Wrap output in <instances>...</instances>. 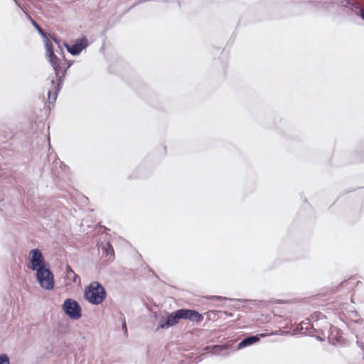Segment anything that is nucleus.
Listing matches in <instances>:
<instances>
[{"label":"nucleus","instance_id":"obj_1","mask_svg":"<svg viewBox=\"0 0 364 364\" xmlns=\"http://www.w3.org/2000/svg\"><path fill=\"white\" fill-rule=\"evenodd\" d=\"M51 53H49V50H46V57L55 71V77L50 80L52 88L48 91V99L50 104L55 102L58 95L62 89L67 72V69L62 70L60 59L55 54L53 48H51Z\"/></svg>","mask_w":364,"mask_h":364},{"label":"nucleus","instance_id":"obj_2","mask_svg":"<svg viewBox=\"0 0 364 364\" xmlns=\"http://www.w3.org/2000/svg\"><path fill=\"white\" fill-rule=\"evenodd\" d=\"M107 291L103 285L97 282H92L84 291V299L92 305H99L106 299Z\"/></svg>","mask_w":364,"mask_h":364},{"label":"nucleus","instance_id":"obj_3","mask_svg":"<svg viewBox=\"0 0 364 364\" xmlns=\"http://www.w3.org/2000/svg\"><path fill=\"white\" fill-rule=\"evenodd\" d=\"M36 280L46 290H52L55 287L54 274L48 266L36 272Z\"/></svg>","mask_w":364,"mask_h":364},{"label":"nucleus","instance_id":"obj_4","mask_svg":"<svg viewBox=\"0 0 364 364\" xmlns=\"http://www.w3.org/2000/svg\"><path fill=\"white\" fill-rule=\"evenodd\" d=\"M62 310L70 319L77 320L82 317V308L80 304L73 299H66L62 304Z\"/></svg>","mask_w":364,"mask_h":364},{"label":"nucleus","instance_id":"obj_5","mask_svg":"<svg viewBox=\"0 0 364 364\" xmlns=\"http://www.w3.org/2000/svg\"><path fill=\"white\" fill-rule=\"evenodd\" d=\"M47 266L48 264L41 250L37 248L32 249L29 252L27 267L37 272Z\"/></svg>","mask_w":364,"mask_h":364},{"label":"nucleus","instance_id":"obj_6","mask_svg":"<svg viewBox=\"0 0 364 364\" xmlns=\"http://www.w3.org/2000/svg\"><path fill=\"white\" fill-rule=\"evenodd\" d=\"M88 41L85 36L75 40L73 44L68 45L63 43V46L66 48L67 51L72 55H79L84 49L88 46Z\"/></svg>","mask_w":364,"mask_h":364},{"label":"nucleus","instance_id":"obj_7","mask_svg":"<svg viewBox=\"0 0 364 364\" xmlns=\"http://www.w3.org/2000/svg\"><path fill=\"white\" fill-rule=\"evenodd\" d=\"M341 6L347 8L355 16L364 21V7L358 1L353 0H342Z\"/></svg>","mask_w":364,"mask_h":364},{"label":"nucleus","instance_id":"obj_8","mask_svg":"<svg viewBox=\"0 0 364 364\" xmlns=\"http://www.w3.org/2000/svg\"><path fill=\"white\" fill-rule=\"evenodd\" d=\"M179 321L180 318L176 310L173 312L168 314L166 318L161 319L157 328H168L176 325Z\"/></svg>","mask_w":364,"mask_h":364},{"label":"nucleus","instance_id":"obj_9","mask_svg":"<svg viewBox=\"0 0 364 364\" xmlns=\"http://www.w3.org/2000/svg\"><path fill=\"white\" fill-rule=\"evenodd\" d=\"M328 342L333 345L341 343L343 341L342 332L338 328L330 326L328 330L326 331V337Z\"/></svg>","mask_w":364,"mask_h":364},{"label":"nucleus","instance_id":"obj_10","mask_svg":"<svg viewBox=\"0 0 364 364\" xmlns=\"http://www.w3.org/2000/svg\"><path fill=\"white\" fill-rule=\"evenodd\" d=\"M265 336L266 334L262 333L257 335L245 337L240 341V342L237 344V348L238 350H241L244 348L250 346L257 343L259 341L260 338H263Z\"/></svg>","mask_w":364,"mask_h":364},{"label":"nucleus","instance_id":"obj_11","mask_svg":"<svg viewBox=\"0 0 364 364\" xmlns=\"http://www.w3.org/2000/svg\"><path fill=\"white\" fill-rule=\"evenodd\" d=\"M331 324L326 321L316 320L312 322L311 328H315L316 331L324 339L326 337V331L328 330Z\"/></svg>","mask_w":364,"mask_h":364},{"label":"nucleus","instance_id":"obj_12","mask_svg":"<svg viewBox=\"0 0 364 364\" xmlns=\"http://www.w3.org/2000/svg\"><path fill=\"white\" fill-rule=\"evenodd\" d=\"M28 18L31 20L32 25L34 26V28L37 30L38 33L44 40V44L46 50H49V53H52L51 48H53L52 42L50 41V39L48 38L43 28L34 20H33L31 16H28Z\"/></svg>","mask_w":364,"mask_h":364},{"label":"nucleus","instance_id":"obj_13","mask_svg":"<svg viewBox=\"0 0 364 364\" xmlns=\"http://www.w3.org/2000/svg\"><path fill=\"white\" fill-rule=\"evenodd\" d=\"M102 254L108 258L109 260L113 261L114 259V248L110 242H107L102 247Z\"/></svg>","mask_w":364,"mask_h":364},{"label":"nucleus","instance_id":"obj_14","mask_svg":"<svg viewBox=\"0 0 364 364\" xmlns=\"http://www.w3.org/2000/svg\"><path fill=\"white\" fill-rule=\"evenodd\" d=\"M203 316L195 309H189L186 320L200 323L203 321Z\"/></svg>","mask_w":364,"mask_h":364},{"label":"nucleus","instance_id":"obj_15","mask_svg":"<svg viewBox=\"0 0 364 364\" xmlns=\"http://www.w3.org/2000/svg\"><path fill=\"white\" fill-rule=\"evenodd\" d=\"M312 322L303 321L301 324V330L304 331V333L309 335V331L311 328Z\"/></svg>","mask_w":364,"mask_h":364},{"label":"nucleus","instance_id":"obj_16","mask_svg":"<svg viewBox=\"0 0 364 364\" xmlns=\"http://www.w3.org/2000/svg\"><path fill=\"white\" fill-rule=\"evenodd\" d=\"M188 311H189V309H178L177 312L178 314L180 320L181 319L186 320Z\"/></svg>","mask_w":364,"mask_h":364},{"label":"nucleus","instance_id":"obj_17","mask_svg":"<svg viewBox=\"0 0 364 364\" xmlns=\"http://www.w3.org/2000/svg\"><path fill=\"white\" fill-rule=\"evenodd\" d=\"M309 336H314L316 338L317 340L320 341H324V338L322 336H321L320 334L318 333L315 328H311V330H309Z\"/></svg>","mask_w":364,"mask_h":364},{"label":"nucleus","instance_id":"obj_18","mask_svg":"<svg viewBox=\"0 0 364 364\" xmlns=\"http://www.w3.org/2000/svg\"><path fill=\"white\" fill-rule=\"evenodd\" d=\"M212 348L211 353L214 355H218L220 351L223 350V348L221 346L215 345L213 346H210ZM209 348V346L205 347V349Z\"/></svg>","mask_w":364,"mask_h":364},{"label":"nucleus","instance_id":"obj_19","mask_svg":"<svg viewBox=\"0 0 364 364\" xmlns=\"http://www.w3.org/2000/svg\"><path fill=\"white\" fill-rule=\"evenodd\" d=\"M119 319L122 321V328L125 334L127 333V327L125 321V316L123 314L120 313Z\"/></svg>","mask_w":364,"mask_h":364},{"label":"nucleus","instance_id":"obj_20","mask_svg":"<svg viewBox=\"0 0 364 364\" xmlns=\"http://www.w3.org/2000/svg\"><path fill=\"white\" fill-rule=\"evenodd\" d=\"M0 364H10L9 358L6 354L0 355Z\"/></svg>","mask_w":364,"mask_h":364},{"label":"nucleus","instance_id":"obj_21","mask_svg":"<svg viewBox=\"0 0 364 364\" xmlns=\"http://www.w3.org/2000/svg\"><path fill=\"white\" fill-rule=\"evenodd\" d=\"M211 299L213 300H230V301H233L234 300L233 299H229V298L223 297V296H213L211 297ZM236 300L241 301L240 299H236Z\"/></svg>","mask_w":364,"mask_h":364},{"label":"nucleus","instance_id":"obj_22","mask_svg":"<svg viewBox=\"0 0 364 364\" xmlns=\"http://www.w3.org/2000/svg\"><path fill=\"white\" fill-rule=\"evenodd\" d=\"M73 273H75V272L73 270L72 267L70 265L67 264L66 265V276L68 278H70V276L73 274Z\"/></svg>","mask_w":364,"mask_h":364},{"label":"nucleus","instance_id":"obj_23","mask_svg":"<svg viewBox=\"0 0 364 364\" xmlns=\"http://www.w3.org/2000/svg\"><path fill=\"white\" fill-rule=\"evenodd\" d=\"M50 38L58 45V48L62 49L60 46V41L54 34L50 35Z\"/></svg>","mask_w":364,"mask_h":364},{"label":"nucleus","instance_id":"obj_24","mask_svg":"<svg viewBox=\"0 0 364 364\" xmlns=\"http://www.w3.org/2000/svg\"><path fill=\"white\" fill-rule=\"evenodd\" d=\"M356 343L363 353V358L364 360V343L359 340H358Z\"/></svg>","mask_w":364,"mask_h":364},{"label":"nucleus","instance_id":"obj_25","mask_svg":"<svg viewBox=\"0 0 364 364\" xmlns=\"http://www.w3.org/2000/svg\"><path fill=\"white\" fill-rule=\"evenodd\" d=\"M73 277H70V279L73 282H77V279H79L80 280V277L79 276L75 274V273H73V274L72 275Z\"/></svg>","mask_w":364,"mask_h":364},{"label":"nucleus","instance_id":"obj_26","mask_svg":"<svg viewBox=\"0 0 364 364\" xmlns=\"http://www.w3.org/2000/svg\"><path fill=\"white\" fill-rule=\"evenodd\" d=\"M15 4L21 9V10H23L21 3L18 1V0H13Z\"/></svg>","mask_w":364,"mask_h":364},{"label":"nucleus","instance_id":"obj_27","mask_svg":"<svg viewBox=\"0 0 364 364\" xmlns=\"http://www.w3.org/2000/svg\"><path fill=\"white\" fill-rule=\"evenodd\" d=\"M352 314H353V316H355V317H358V316H359V314H358V313L357 311H353V312H352Z\"/></svg>","mask_w":364,"mask_h":364},{"label":"nucleus","instance_id":"obj_28","mask_svg":"<svg viewBox=\"0 0 364 364\" xmlns=\"http://www.w3.org/2000/svg\"><path fill=\"white\" fill-rule=\"evenodd\" d=\"M72 64H73V61H69L68 63V66H67V68L65 69L68 70L72 65Z\"/></svg>","mask_w":364,"mask_h":364},{"label":"nucleus","instance_id":"obj_29","mask_svg":"<svg viewBox=\"0 0 364 364\" xmlns=\"http://www.w3.org/2000/svg\"><path fill=\"white\" fill-rule=\"evenodd\" d=\"M347 282H348V281H343V282H342L340 284V286H343V285H344V284H345L346 283H347Z\"/></svg>","mask_w":364,"mask_h":364},{"label":"nucleus","instance_id":"obj_30","mask_svg":"<svg viewBox=\"0 0 364 364\" xmlns=\"http://www.w3.org/2000/svg\"><path fill=\"white\" fill-rule=\"evenodd\" d=\"M148 268H149V272H153L154 274V272H153V270L150 267H148Z\"/></svg>","mask_w":364,"mask_h":364},{"label":"nucleus","instance_id":"obj_31","mask_svg":"<svg viewBox=\"0 0 364 364\" xmlns=\"http://www.w3.org/2000/svg\"><path fill=\"white\" fill-rule=\"evenodd\" d=\"M48 145L50 146V138L49 137L48 138Z\"/></svg>","mask_w":364,"mask_h":364},{"label":"nucleus","instance_id":"obj_32","mask_svg":"<svg viewBox=\"0 0 364 364\" xmlns=\"http://www.w3.org/2000/svg\"><path fill=\"white\" fill-rule=\"evenodd\" d=\"M363 195H364V190L363 191Z\"/></svg>","mask_w":364,"mask_h":364}]
</instances>
